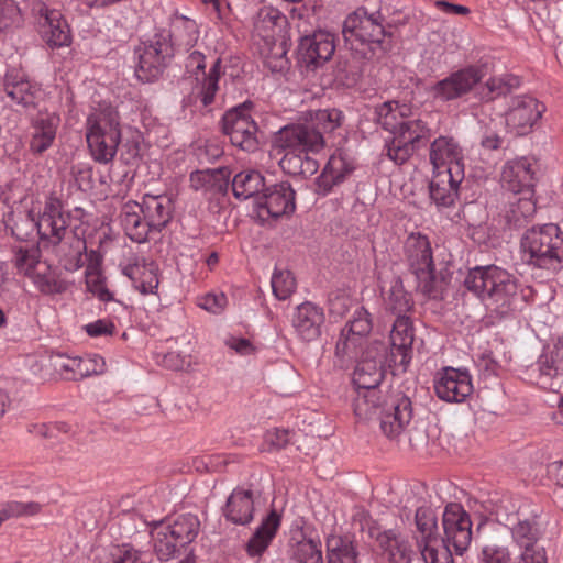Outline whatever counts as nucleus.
I'll return each instance as SVG.
<instances>
[{
    "label": "nucleus",
    "mask_w": 563,
    "mask_h": 563,
    "mask_svg": "<svg viewBox=\"0 0 563 563\" xmlns=\"http://www.w3.org/2000/svg\"><path fill=\"white\" fill-rule=\"evenodd\" d=\"M325 146L324 137L312 125L294 123L283 126L273 139V150L283 154L279 164L291 162V158L306 154H317Z\"/></svg>",
    "instance_id": "423d86ee"
},
{
    "label": "nucleus",
    "mask_w": 563,
    "mask_h": 563,
    "mask_svg": "<svg viewBox=\"0 0 563 563\" xmlns=\"http://www.w3.org/2000/svg\"><path fill=\"white\" fill-rule=\"evenodd\" d=\"M380 429L388 438H396L406 430L412 419V405L402 393H394L384 400L379 415Z\"/></svg>",
    "instance_id": "a211bd4d"
},
{
    "label": "nucleus",
    "mask_w": 563,
    "mask_h": 563,
    "mask_svg": "<svg viewBox=\"0 0 563 563\" xmlns=\"http://www.w3.org/2000/svg\"><path fill=\"white\" fill-rule=\"evenodd\" d=\"M432 173H449L454 183L465 177V158L462 147L450 136L440 135L429 148Z\"/></svg>",
    "instance_id": "ddd939ff"
},
{
    "label": "nucleus",
    "mask_w": 563,
    "mask_h": 563,
    "mask_svg": "<svg viewBox=\"0 0 563 563\" xmlns=\"http://www.w3.org/2000/svg\"><path fill=\"white\" fill-rule=\"evenodd\" d=\"M378 122L391 133L386 141L387 157L395 164L406 163L418 150L420 143L430 137L428 124L411 115V108L396 101H388L377 108Z\"/></svg>",
    "instance_id": "f257e3e1"
},
{
    "label": "nucleus",
    "mask_w": 563,
    "mask_h": 563,
    "mask_svg": "<svg viewBox=\"0 0 563 563\" xmlns=\"http://www.w3.org/2000/svg\"><path fill=\"white\" fill-rule=\"evenodd\" d=\"M223 132L230 137L232 145L249 152L260 146L258 126L251 114V103L244 102L225 112L222 119Z\"/></svg>",
    "instance_id": "1a4fd4ad"
},
{
    "label": "nucleus",
    "mask_w": 563,
    "mask_h": 563,
    "mask_svg": "<svg viewBox=\"0 0 563 563\" xmlns=\"http://www.w3.org/2000/svg\"><path fill=\"white\" fill-rule=\"evenodd\" d=\"M463 179H451L449 173H432L430 183V196L433 202L439 207H451L459 196V188Z\"/></svg>",
    "instance_id": "58836bf2"
},
{
    "label": "nucleus",
    "mask_w": 563,
    "mask_h": 563,
    "mask_svg": "<svg viewBox=\"0 0 563 563\" xmlns=\"http://www.w3.org/2000/svg\"><path fill=\"white\" fill-rule=\"evenodd\" d=\"M225 518L235 525H247L253 519L254 500L252 493L245 489H234L223 509Z\"/></svg>",
    "instance_id": "c9c22d12"
},
{
    "label": "nucleus",
    "mask_w": 563,
    "mask_h": 563,
    "mask_svg": "<svg viewBox=\"0 0 563 563\" xmlns=\"http://www.w3.org/2000/svg\"><path fill=\"white\" fill-rule=\"evenodd\" d=\"M104 366V360L96 354L78 358L73 357V373H76L79 377L101 374Z\"/></svg>",
    "instance_id": "864d4df0"
},
{
    "label": "nucleus",
    "mask_w": 563,
    "mask_h": 563,
    "mask_svg": "<svg viewBox=\"0 0 563 563\" xmlns=\"http://www.w3.org/2000/svg\"><path fill=\"white\" fill-rule=\"evenodd\" d=\"M86 287L89 292L99 300L108 302L113 300V295L107 288L104 278L102 277L97 265H89L85 271Z\"/></svg>",
    "instance_id": "3c124183"
},
{
    "label": "nucleus",
    "mask_w": 563,
    "mask_h": 563,
    "mask_svg": "<svg viewBox=\"0 0 563 563\" xmlns=\"http://www.w3.org/2000/svg\"><path fill=\"white\" fill-rule=\"evenodd\" d=\"M211 179L209 170H196L190 175V185L196 190L203 189L211 183Z\"/></svg>",
    "instance_id": "774afa93"
},
{
    "label": "nucleus",
    "mask_w": 563,
    "mask_h": 563,
    "mask_svg": "<svg viewBox=\"0 0 563 563\" xmlns=\"http://www.w3.org/2000/svg\"><path fill=\"white\" fill-rule=\"evenodd\" d=\"M343 119L342 111L338 109H320L307 122L321 133H331L342 125Z\"/></svg>",
    "instance_id": "de8ad7c7"
},
{
    "label": "nucleus",
    "mask_w": 563,
    "mask_h": 563,
    "mask_svg": "<svg viewBox=\"0 0 563 563\" xmlns=\"http://www.w3.org/2000/svg\"><path fill=\"white\" fill-rule=\"evenodd\" d=\"M264 187V177L257 170L240 172L232 180L233 194L239 199H256L257 196H261Z\"/></svg>",
    "instance_id": "ea45409f"
},
{
    "label": "nucleus",
    "mask_w": 563,
    "mask_h": 563,
    "mask_svg": "<svg viewBox=\"0 0 563 563\" xmlns=\"http://www.w3.org/2000/svg\"><path fill=\"white\" fill-rule=\"evenodd\" d=\"M69 218L70 214L64 210L62 201L51 198L43 210L33 207L25 219L15 222L11 230L12 234L21 240L36 231L42 240L58 244L68 233Z\"/></svg>",
    "instance_id": "20e7f679"
},
{
    "label": "nucleus",
    "mask_w": 563,
    "mask_h": 563,
    "mask_svg": "<svg viewBox=\"0 0 563 563\" xmlns=\"http://www.w3.org/2000/svg\"><path fill=\"white\" fill-rule=\"evenodd\" d=\"M443 541L441 547L462 555L472 541V521L470 515L456 503L448 504L442 515Z\"/></svg>",
    "instance_id": "9b49d317"
},
{
    "label": "nucleus",
    "mask_w": 563,
    "mask_h": 563,
    "mask_svg": "<svg viewBox=\"0 0 563 563\" xmlns=\"http://www.w3.org/2000/svg\"><path fill=\"white\" fill-rule=\"evenodd\" d=\"M119 112L107 107L87 119L86 140L92 158L101 164L111 162L121 141Z\"/></svg>",
    "instance_id": "39448f33"
},
{
    "label": "nucleus",
    "mask_w": 563,
    "mask_h": 563,
    "mask_svg": "<svg viewBox=\"0 0 563 563\" xmlns=\"http://www.w3.org/2000/svg\"><path fill=\"white\" fill-rule=\"evenodd\" d=\"M113 563H144L143 554L129 544L117 547L112 552Z\"/></svg>",
    "instance_id": "680f3d73"
},
{
    "label": "nucleus",
    "mask_w": 563,
    "mask_h": 563,
    "mask_svg": "<svg viewBox=\"0 0 563 563\" xmlns=\"http://www.w3.org/2000/svg\"><path fill=\"white\" fill-rule=\"evenodd\" d=\"M13 252V262L19 273L40 285L51 286L55 283V274L51 265L41 260V251L37 245L21 244L15 246Z\"/></svg>",
    "instance_id": "aec40b11"
},
{
    "label": "nucleus",
    "mask_w": 563,
    "mask_h": 563,
    "mask_svg": "<svg viewBox=\"0 0 563 563\" xmlns=\"http://www.w3.org/2000/svg\"><path fill=\"white\" fill-rule=\"evenodd\" d=\"M519 86L518 77L510 74H503L499 76L490 77L481 92L482 98L493 100L500 96H505L514 88Z\"/></svg>",
    "instance_id": "c03bdc74"
},
{
    "label": "nucleus",
    "mask_w": 563,
    "mask_h": 563,
    "mask_svg": "<svg viewBox=\"0 0 563 563\" xmlns=\"http://www.w3.org/2000/svg\"><path fill=\"white\" fill-rule=\"evenodd\" d=\"M481 563H512V555L505 545L487 544L482 549Z\"/></svg>",
    "instance_id": "13d9d810"
},
{
    "label": "nucleus",
    "mask_w": 563,
    "mask_h": 563,
    "mask_svg": "<svg viewBox=\"0 0 563 563\" xmlns=\"http://www.w3.org/2000/svg\"><path fill=\"white\" fill-rule=\"evenodd\" d=\"M19 20V8L13 0H0V30H7Z\"/></svg>",
    "instance_id": "052dcab7"
},
{
    "label": "nucleus",
    "mask_w": 563,
    "mask_h": 563,
    "mask_svg": "<svg viewBox=\"0 0 563 563\" xmlns=\"http://www.w3.org/2000/svg\"><path fill=\"white\" fill-rule=\"evenodd\" d=\"M272 289L279 300L288 299L296 290V280L289 271H275L272 276Z\"/></svg>",
    "instance_id": "603ef678"
},
{
    "label": "nucleus",
    "mask_w": 563,
    "mask_h": 563,
    "mask_svg": "<svg viewBox=\"0 0 563 563\" xmlns=\"http://www.w3.org/2000/svg\"><path fill=\"white\" fill-rule=\"evenodd\" d=\"M544 110V104L532 97L518 98L506 113V124L516 134L523 135L538 122Z\"/></svg>",
    "instance_id": "a878e982"
},
{
    "label": "nucleus",
    "mask_w": 563,
    "mask_h": 563,
    "mask_svg": "<svg viewBox=\"0 0 563 563\" xmlns=\"http://www.w3.org/2000/svg\"><path fill=\"white\" fill-rule=\"evenodd\" d=\"M371 534L376 539V542L390 563L411 562L413 551L410 543L395 530H385L378 532L376 536H374V531H372Z\"/></svg>",
    "instance_id": "f704fd0d"
},
{
    "label": "nucleus",
    "mask_w": 563,
    "mask_h": 563,
    "mask_svg": "<svg viewBox=\"0 0 563 563\" xmlns=\"http://www.w3.org/2000/svg\"><path fill=\"white\" fill-rule=\"evenodd\" d=\"M282 168L289 174L313 175L318 170V163L309 154L291 158V162L280 164Z\"/></svg>",
    "instance_id": "4d7b16f0"
},
{
    "label": "nucleus",
    "mask_w": 563,
    "mask_h": 563,
    "mask_svg": "<svg viewBox=\"0 0 563 563\" xmlns=\"http://www.w3.org/2000/svg\"><path fill=\"white\" fill-rule=\"evenodd\" d=\"M220 65L221 60L217 58L208 75H206V56L200 51L191 49L186 58L185 67L188 73L196 75L197 77L200 73L203 75L198 97L205 107L213 102L214 96L219 89Z\"/></svg>",
    "instance_id": "393cba45"
},
{
    "label": "nucleus",
    "mask_w": 563,
    "mask_h": 563,
    "mask_svg": "<svg viewBox=\"0 0 563 563\" xmlns=\"http://www.w3.org/2000/svg\"><path fill=\"white\" fill-rule=\"evenodd\" d=\"M533 179L532 164L527 157L507 161L503 167L501 181L508 190L515 194L531 192Z\"/></svg>",
    "instance_id": "c756f323"
},
{
    "label": "nucleus",
    "mask_w": 563,
    "mask_h": 563,
    "mask_svg": "<svg viewBox=\"0 0 563 563\" xmlns=\"http://www.w3.org/2000/svg\"><path fill=\"white\" fill-rule=\"evenodd\" d=\"M415 340L413 325L407 316H398L390 331V353L388 365L406 372L412 360Z\"/></svg>",
    "instance_id": "6ab92c4d"
},
{
    "label": "nucleus",
    "mask_w": 563,
    "mask_h": 563,
    "mask_svg": "<svg viewBox=\"0 0 563 563\" xmlns=\"http://www.w3.org/2000/svg\"><path fill=\"white\" fill-rule=\"evenodd\" d=\"M417 529L421 533L418 548L424 563H453L452 553L441 547L437 538V517L430 508H418L416 511Z\"/></svg>",
    "instance_id": "4468645a"
},
{
    "label": "nucleus",
    "mask_w": 563,
    "mask_h": 563,
    "mask_svg": "<svg viewBox=\"0 0 563 563\" xmlns=\"http://www.w3.org/2000/svg\"><path fill=\"white\" fill-rule=\"evenodd\" d=\"M342 32L346 42L358 41L366 44H379L385 36L380 13L368 14L363 9L346 16Z\"/></svg>",
    "instance_id": "dca6fc26"
},
{
    "label": "nucleus",
    "mask_w": 563,
    "mask_h": 563,
    "mask_svg": "<svg viewBox=\"0 0 563 563\" xmlns=\"http://www.w3.org/2000/svg\"><path fill=\"white\" fill-rule=\"evenodd\" d=\"M255 205L261 217L279 218L295 210V191L288 181H280L264 187Z\"/></svg>",
    "instance_id": "412c9836"
},
{
    "label": "nucleus",
    "mask_w": 563,
    "mask_h": 563,
    "mask_svg": "<svg viewBox=\"0 0 563 563\" xmlns=\"http://www.w3.org/2000/svg\"><path fill=\"white\" fill-rule=\"evenodd\" d=\"M120 225L126 236L136 243H144L147 241L152 230L151 224L143 217L142 208L136 201L125 202L120 211Z\"/></svg>",
    "instance_id": "2f4dec72"
},
{
    "label": "nucleus",
    "mask_w": 563,
    "mask_h": 563,
    "mask_svg": "<svg viewBox=\"0 0 563 563\" xmlns=\"http://www.w3.org/2000/svg\"><path fill=\"white\" fill-rule=\"evenodd\" d=\"M434 5L442 12L450 14V15H465L470 12L468 8H466L464 5L450 3L444 0L435 1Z\"/></svg>",
    "instance_id": "338daca9"
},
{
    "label": "nucleus",
    "mask_w": 563,
    "mask_h": 563,
    "mask_svg": "<svg viewBox=\"0 0 563 563\" xmlns=\"http://www.w3.org/2000/svg\"><path fill=\"white\" fill-rule=\"evenodd\" d=\"M541 377H554L563 372V349L544 350L537 360Z\"/></svg>",
    "instance_id": "09e8293b"
},
{
    "label": "nucleus",
    "mask_w": 563,
    "mask_h": 563,
    "mask_svg": "<svg viewBox=\"0 0 563 563\" xmlns=\"http://www.w3.org/2000/svg\"><path fill=\"white\" fill-rule=\"evenodd\" d=\"M4 91L13 102L23 107L34 106L41 96L38 86L20 69H10L5 74Z\"/></svg>",
    "instance_id": "7c9ffc66"
},
{
    "label": "nucleus",
    "mask_w": 563,
    "mask_h": 563,
    "mask_svg": "<svg viewBox=\"0 0 563 563\" xmlns=\"http://www.w3.org/2000/svg\"><path fill=\"white\" fill-rule=\"evenodd\" d=\"M522 260L548 276L563 268V231L558 224L547 223L528 229L520 240Z\"/></svg>",
    "instance_id": "7ed1b4c3"
},
{
    "label": "nucleus",
    "mask_w": 563,
    "mask_h": 563,
    "mask_svg": "<svg viewBox=\"0 0 563 563\" xmlns=\"http://www.w3.org/2000/svg\"><path fill=\"white\" fill-rule=\"evenodd\" d=\"M536 212V205L530 198H519L516 203L510 205L509 221L515 224L521 219H528Z\"/></svg>",
    "instance_id": "bf43d9fd"
},
{
    "label": "nucleus",
    "mask_w": 563,
    "mask_h": 563,
    "mask_svg": "<svg viewBox=\"0 0 563 563\" xmlns=\"http://www.w3.org/2000/svg\"><path fill=\"white\" fill-rule=\"evenodd\" d=\"M290 441V433L286 429H272L265 433L264 442L269 450H280Z\"/></svg>",
    "instance_id": "0e129e2a"
},
{
    "label": "nucleus",
    "mask_w": 563,
    "mask_h": 563,
    "mask_svg": "<svg viewBox=\"0 0 563 563\" xmlns=\"http://www.w3.org/2000/svg\"><path fill=\"white\" fill-rule=\"evenodd\" d=\"M354 169L353 159L344 152L336 151L325 164L321 175L316 179L317 192L329 194L332 188L342 183Z\"/></svg>",
    "instance_id": "c85d7f7f"
},
{
    "label": "nucleus",
    "mask_w": 563,
    "mask_h": 563,
    "mask_svg": "<svg viewBox=\"0 0 563 563\" xmlns=\"http://www.w3.org/2000/svg\"><path fill=\"white\" fill-rule=\"evenodd\" d=\"M372 329L371 313L363 307L357 308L341 330L335 345V355L340 358H356L360 352L373 342L367 340Z\"/></svg>",
    "instance_id": "9d476101"
},
{
    "label": "nucleus",
    "mask_w": 563,
    "mask_h": 563,
    "mask_svg": "<svg viewBox=\"0 0 563 563\" xmlns=\"http://www.w3.org/2000/svg\"><path fill=\"white\" fill-rule=\"evenodd\" d=\"M82 329L91 338L113 335L115 332V325L109 319H98L85 324Z\"/></svg>",
    "instance_id": "e2e57ef3"
},
{
    "label": "nucleus",
    "mask_w": 563,
    "mask_h": 563,
    "mask_svg": "<svg viewBox=\"0 0 563 563\" xmlns=\"http://www.w3.org/2000/svg\"><path fill=\"white\" fill-rule=\"evenodd\" d=\"M280 526V516L276 510H272L256 528L252 538L246 544V551L250 556L262 555L273 541Z\"/></svg>",
    "instance_id": "e433bc0d"
},
{
    "label": "nucleus",
    "mask_w": 563,
    "mask_h": 563,
    "mask_svg": "<svg viewBox=\"0 0 563 563\" xmlns=\"http://www.w3.org/2000/svg\"><path fill=\"white\" fill-rule=\"evenodd\" d=\"M324 321L323 309L310 301L298 305L291 318L297 336L306 342L314 341L321 335Z\"/></svg>",
    "instance_id": "bb28decb"
},
{
    "label": "nucleus",
    "mask_w": 563,
    "mask_h": 563,
    "mask_svg": "<svg viewBox=\"0 0 563 563\" xmlns=\"http://www.w3.org/2000/svg\"><path fill=\"white\" fill-rule=\"evenodd\" d=\"M197 305L212 314H221L229 305L227 295L223 291H209L197 297Z\"/></svg>",
    "instance_id": "5fc2aeb1"
},
{
    "label": "nucleus",
    "mask_w": 563,
    "mask_h": 563,
    "mask_svg": "<svg viewBox=\"0 0 563 563\" xmlns=\"http://www.w3.org/2000/svg\"><path fill=\"white\" fill-rule=\"evenodd\" d=\"M356 366L353 372V384L355 389H378L383 380V361L389 360L386 356L385 344L379 340L366 345L356 358Z\"/></svg>",
    "instance_id": "f8f14e48"
},
{
    "label": "nucleus",
    "mask_w": 563,
    "mask_h": 563,
    "mask_svg": "<svg viewBox=\"0 0 563 563\" xmlns=\"http://www.w3.org/2000/svg\"><path fill=\"white\" fill-rule=\"evenodd\" d=\"M120 268L142 295L156 294L159 285V269L154 261L131 253L121 262Z\"/></svg>",
    "instance_id": "f3484780"
},
{
    "label": "nucleus",
    "mask_w": 563,
    "mask_h": 563,
    "mask_svg": "<svg viewBox=\"0 0 563 563\" xmlns=\"http://www.w3.org/2000/svg\"><path fill=\"white\" fill-rule=\"evenodd\" d=\"M434 391L446 402H463L473 393V382L465 368L444 367L434 376Z\"/></svg>",
    "instance_id": "2eb2a0df"
},
{
    "label": "nucleus",
    "mask_w": 563,
    "mask_h": 563,
    "mask_svg": "<svg viewBox=\"0 0 563 563\" xmlns=\"http://www.w3.org/2000/svg\"><path fill=\"white\" fill-rule=\"evenodd\" d=\"M143 217L151 224L154 232H161L170 221L173 203L166 195L145 194L139 202Z\"/></svg>",
    "instance_id": "72a5a7b5"
},
{
    "label": "nucleus",
    "mask_w": 563,
    "mask_h": 563,
    "mask_svg": "<svg viewBox=\"0 0 563 563\" xmlns=\"http://www.w3.org/2000/svg\"><path fill=\"white\" fill-rule=\"evenodd\" d=\"M56 129L52 120H40L34 124V131L31 140V148L35 153H42L47 150L55 139Z\"/></svg>",
    "instance_id": "8fccbe9b"
},
{
    "label": "nucleus",
    "mask_w": 563,
    "mask_h": 563,
    "mask_svg": "<svg viewBox=\"0 0 563 563\" xmlns=\"http://www.w3.org/2000/svg\"><path fill=\"white\" fill-rule=\"evenodd\" d=\"M292 559L297 563H323L321 541L311 538L299 540L292 549Z\"/></svg>",
    "instance_id": "49530a36"
},
{
    "label": "nucleus",
    "mask_w": 563,
    "mask_h": 563,
    "mask_svg": "<svg viewBox=\"0 0 563 563\" xmlns=\"http://www.w3.org/2000/svg\"><path fill=\"white\" fill-rule=\"evenodd\" d=\"M539 534L536 521L523 519L512 525L511 537L522 548L515 563H548L544 548L538 544Z\"/></svg>",
    "instance_id": "b1692460"
},
{
    "label": "nucleus",
    "mask_w": 563,
    "mask_h": 563,
    "mask_svg": "<svg viewBox=\"0 0 563 563\" xmlns=\"http://www.w3.org/2000/svg\"><path fill=\"white\" fill-rule=\"evenodd\" d=\"M334 51V35L328 31H316L301 37L299 42V53L307 65H322L332 57Z\"/></svg>",
    "instance_id": "cd10ccee"
},
{
    "label": "nucleus",
    "mask_w": 563,
    "mask_h": 563,
    "mask_svg": "<svg viewBox=\"0 0 563 563\" xmlns=\"http://www.w3.org/2000/svg\"><path fill=\"white\" fill-rule=\"evenodd\" d=\"M353 398L354 415L358 420L368 421L378 418L387 396L378 389H355Z\"/></svg>",
    "instance_id": "4c0bfd02"
},
{
    "label": "nucleus",
    "mask_w": 563,
    "mask_h": 563,
    "mask_svg": "<svg viewBox=\"0 0 563 563\" xmlns=\"http://www.w3.org/2000/svg\"><path fill=\"white\" fill-rule=\"evenodd\" d=\"M46 21L49 26L47 32V42L52 46H68L70 44V27L57 10H51L46 12Z\"/></svg>",
    "instance_id": "37998d69"
},
{
    "label": "nucleus",
    "mask_w": 563,
    "mask_h": 563,
    "mask_svg": "<svg viewBox=\"0 0 563 563\" xmlns=\"http://www.w3.org/2000/svg\"><path fill=\"white\" fill-rule=\"evenodd\" d=\"M357 553L354 544L340 536H330L327 539L328 563H357Z\"/></svg>",
    "instance_id": "79ce46f5"
},
{
    "label": "nucleus",
    "mask_w": 563,
    "mask_h": 563,
    "mask_svg": "<svg viewBox=\"0 0 563 563\" xmlns=\"http://www.w3.org/2000/svg\"><path fill=\"white\" fill-rule=\"evenodd\" d=\"M285 15L272 5H263L256 13L254 29L265 40L273 38L275 30L285 23Z\"/></svg>",
    "instance_id": "a19ab883"
},
{
    "label": "nucleus",
    "mask_w": 563,
    "mask_h": 563,
    "mask_svg": "<svg viewBox=\"0 0 563 563\" xmlns=\"http://www.w3.org/2000/svg\"><path fill=\"white\" fill-rule=\"evenodd\" d=\"M174 54L189 53L198 43L200 32L195 20L176 15L172 22L170 34H166Z\"/></svg>",
    "instance_id": "473e14b6"
},
{
    "label": "nucleus",
    "mask_w": 563,
    "mask_h": 563,
    "mask_svg": "<svg viewBox=\"0 0 563 563\" xmlns=\"http://www.w3.org/2000/svg\"><path fill=\"white\" fill-rule=\"evenodd\" d=\"M42 505L36 501L11 500L0 504V527L9 519L33 517L40 514Z\"/></svg>",
    "instance_id": "a18cd8bd"
},
{
    "label": "nucleus",
    "mask_w": 563,
    "mask_h": 563,
    "mask_svg": "<svg viewBox=\"0 0 563 563\" xmlns=\"http://www.w3.org/2000/svg\"><path fill=\"white\" fill-rule=\"evenodd\" d=\"M388 307L395 314H397V317L406 316L405 313L410 310L411 299L401 284L396 283L391 287L388 297Z\"/></svg>",
    "instance_id": "6e6d98bb"
},
{
    "label": "nucleus",
    "mask_w": 563,
    "mask_h": 563,
    "mask_svg": "<svg viewBox=\"0 0 563 563\" xmlns=\"http://www.w3.org/2000/svg\"><path fill=\"white\" fill-rule=\"evenodd\" d=\"M200 521L196 515L184 514L172 523H158L153 530L154 549L159 560L168 561L198 536Z\"/></svg>",
    "instance_id": "0eeeda50"
},
{
    "label": "nucleus",
    "mask_w": 563,
    "mask_h": 563,
    "mask_svg": "<svg viewBox=\"0 0 563 563\" xmlns=\"http://www.w3.org/2000/svg\"><path fill=\"white\" fill-rule=\"evenodd\" d=\"M464 286L474 294L487 309L499 316L512 310L518 292L516 278L497 265L476 266L468 271Z\"/></svg>",
    "instance_id": "f03ea898"
},
{
    "label": "nucleus",
    "mask_w": 563,
    "mask_h": 563,
    "mask_svg": "<svg viewBox=\"0 0 563 563\" xmlns=\"http://www.w3.org/2000/svg\"><path fill=\"white\" fill-rule=\"evenodd\" d=\"M483 76L484 74L478 67L471 66L460 69L433 85L429 90L430 96L440 101L460 98L479 82Z\"/></svg>",
    "instance_id": "4be33fe9"
},
{
    "label": "nucleus",
    "mask_w": 563,
    "mask_h": 563,
    "mask_svg": "<svg viewBox=\"0 0 563 563\" xmlns=\"http://www.w3.org/2000/svg\"><path fill=\"white\" fill-rule=\"evenodd\" d=\"M404 250L417 278L426 283L432 282L434 263L429 239L420 232L410 233L405 241Z\"/></svg>",
    "instance_id": "5701e85b"
},
{
    "label": "nucleus",
    "mask_w": 563,
    "mask_h": 563,
    "mask_svg": "<svg viewBox=\"0 0 563 563\" xmlns=\"http://www.w3.org/2000/svg\"><path fill=\"white\" fill-rule=\"evenodd\" d=\"M225 344L229 349L243 356L251 355L255 351L252 342L245 338L230 336L227 339Z\"/></svg>",
    "instance_id": "69168bd1"
},
{
    "label": "nucleus",
    "mask_w": 563,
    "mask_h": 563,
    "mask_svg": "<svg viewBox=\"0 0 563 563\" xmlns=\"http://www.w3.org/2000/svg\"><path fill=\"white\" fill-rule=\"evenodd\" d=\"M137 59L135 76L143 82L156 80L163 73L167 60L173 56V47L165 33H157L151 40L142 42L134 51Z\"/></svg>",
    "instance_id": "6e6552de"
}]
</instances>
